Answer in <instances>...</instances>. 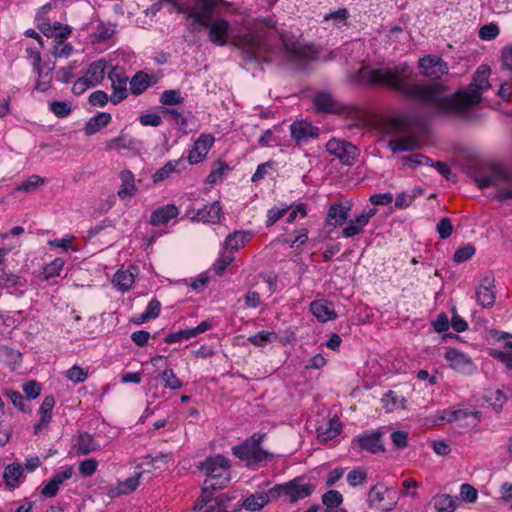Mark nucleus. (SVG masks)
I'll list each match as a JSON object with an SVG mask.
<instances>
[{"label": "nucleus", "instance_id": "c9c22d12", "mask_svg": "<svg viewBox=\"0 0 512 512\" xmlns=\"http://www.w3.org/2000/svg\"><path fill=\"white\" fill-rule=\"evenodd\" d=\"M270 500L273 499L269 489L268 492H256L248 496L243 501L242 506L248 511H259L266 506Z\"/></svg>", "mask_w": 512, "mask_h": 512}, {"label": "nucleus", "instance_id": "a211bd4d", "mask_svg": "<svg viewBox=\"0 0 512 512\" xmlns=\"http://www.w3.org/2000/svg\"><path fill=\"white\" fill-rule=\"evenodd\" d=\"M291 137L298 145L306 144L319 136V128L305 120L296 121L290 125Z\"/></svg>", "mask_w": 512, "mask_h": 512}, {"label": "nucleus", "instance_id": "680f3d73", "mask_svg": "<svg viewBox=\"0 0 512 512\" xmlns=\"http://www.w3.org/2000/svg\"><path fill=\"white\" fill-rule=\"evenodd\" d=\"M499 28L496 24L490 23L482 26L479 30V37L482 40L490 41L499 35Z\"/></svg>", "mask_w": 512, "mask_h": 512}, {"label": "nucleus", "instance_id": "052dcab7", "mask_svg": "<svg viewBox=\"0 0 512 512\" xmlns=\"http://www.w3.org/2000/svg\"><path fill=\"white\" fill-rule=\"evenodd\" d=\"M475 254L474 246L467 244L463 247H460L454 254L453 260L456 263H463L470 259Z\"/></svg>", "mask_w": 512, "mask_h": 512}, {"label": "nucleus", "instance_id": "13d9d810", "mask_svg": "<svg viewBox=\"0 0 512 512\" xmlns=\"http://www.w3.org/2000/svg\"><path fill=\"white\" fill-rule=\"evenodd\" d=\"M50 109L57 117L64 118L71 113L72 105L68 101H53Z\"/></svg>", "mask_w": 512, "mask_h": 512}, {"label": "nucleus", "instance_id": "0eeeda50", "mask_svg": "<svg viewBox=\"0 0 512 512\" xmlns=\"http://www.w3.org/2000/svg\"><path fill=\"white\" fill-rule=\"evenodd\" d=\"M481 420L479 411L466 408L444 409L438 411L436 418L433 420L434 425H441L445 422L456 423L462 428L476 427Z\"/></svg>", "mask_w": 512, "mask_h": 512}, {"label": "nucleus", "instance_id": "dca6fc26", "mask_svg": "<svg viewBox=\"0 0 512 512\" xmlns=\"http://www.w3.org/2000/svg\"><path fill=\"white\" fill-rule=\"evenodd\" d=\"M495 300V279L492 276H484L479 280L476 289V301L483 308H491Z\"/></svg>", "mask_w": 512, "mask_h": 512}, {"label": "nucleus", "instance_id": "69168bd1", "mask_svg": "<svg viewBox=\"0 0 512 512\" xmlns=\"http://www.w3.org/2000/svg\"><path fill=\"white\" fill-rule=\"evenodd\" d=\"M394 197L390 192L373 194L369 197V201L373 206H387L392 203Z\"/></svg>", "mask_w": 512, "mask_h": 512}, {"label": "nucleus", "instance_id": "5fc2aeb1", "mask_svg": "<svg viewBox=\"0 0 512 512\" xmlns=\"http://www.w3.org/2000/svg\"><path fill=\"white\" fill-rule=\"evenodd\" d=\"M322 502L325 505V508L338 507L343 502V496L337 490H329L323 494Z\"/></svg>", "mask_w": 512, "mask_h": 512}, {"label": "nucleus", "instance_id": "5701e85b", "mask_svg": "<svg viewBox=\"0 0 512 512\" xmlns=\"http://www.w3.org/2000/svg\"><path fill=\"white\" fill-rule=\"evenodd\" d=\"M210 328H212V320L207 319L202 321L198 326L194 328H188L168 334L165 337V342L171 344L180 342L182 340H188L206 332Z\"/></svg>", "mask_w": 512, "mask_h": 512}, {"label": "nucleus", "instance_id": "6ab92c4d", "mask_svg": "<svg viewBox=\"0 0 512 512\" xmlns=\"http://www.w3.org/2000/svg\"><path fill=\"white\" fill-rule=\"evenodd\" d=\"M284 47L287 58L293 62H301L311 59L316 53L312 46L304 45L294 40H285Z\"/></svg>", "mask_w": 512, "mask_h": 512}, {"label": "nucleus", "instance_id": "c03bdc74", "mask_svg": "<svg viewBox=\"0 0 512 512\" xmlns=\"http://www.w3.org/2000/svg\"><path fill=\"white\" fill-rule=\"evenodd\" d=\"M417 145V142L412 138H394L388 143V147L393 152L411 151L414 150Z\"/></svg>", "mask_w": 512, "mask_h": 512}, {"label": "nucleus", "instance_id": "09e8293b", "mask_svg": "<svg viewBox=\"0 0 512 512\" xmlns=\"http://www.w3.org/2000/svg\"><path fill=\"white\" fill-rule=\"evenodd\" d=\"M160 102L163 105H168V106L179 105L184 102V97L181 95L180 91H178V90H174V89L165 90L162 92V94L160 96Z\"/></svg>", "mask_w": 512, "mask_h": 512}, {"label": "nucleus", "instance_id": "b1692460", "mask_svg": "<svg viewBox=\"0 0 512 512\" xmlns=\"http://www.w3.org/2000/svg\"><path fill=\"white\" fill-rule=\"evenodd\" d=\"M310 311L320 322L334 320L337 317L333 304L325 299L311 302Z\"/></svg>", "mask_w": 512, "mask_h": 512}, {"label": "nucleus", "instance_id": "4468645a", "mask_svg": "<svg viewBox=\"0 0 512 512\" xmlns=\"http://www.w3.org/2000/svg\"><path fill=\"white\" fill-rule=\"evenodd\" d=\"M377 213L375 207L364 210L361 214L353 219L347 221L346 226L342 229V236L344 238H352L364 232L365 227L368 225L370 219Z\"/></svg>", "mask_w": 512, "mask_h": 512}, {"label": "nucleus", "instance_id": "a18cd8bd", "mask_svg": "<svg viewBox=\"0 0 512 512\" xmlns=\"http://www.w3.org/2000/svg\"><path fill=\"white\" fill-rule=\"evenodd\" d=\"M234 259L235 258L232 253L222 248V251L218 259L215 261L213 265L215 273L219 276L223 275L226 268L234 261Z\"/></svg>", "mask_w": 512, "mask_h": 512}, {"label": "nucleus", "instance_id": "473e14b6", "mask_svg": "<svg viewBox=\"0 0 512 512\" xmlns=\"http://www.w3.org/2000/svg\"><path fill=\"white\" fill-rule=\"evenodd\" d=\"M342 431V424L337 417L331 418L317 428L318 439L322 442L332 440Z\"/></svg>", "mask_w": 512, "mask_h": 512}, {"label": "nucleus", "instance_id": "f704fd0d", "mask_svg": "<svg viewBox=\"0 0 512 512\" xmlns=\"http://www.w3.org/2000/svg\"><path fill=\"white\" fill-rule=\"evenodd\" d=\"M23 467L20 463H12L6 466L3 472V480L10 489H15L23 480Z\"/></svg>", "mask_w": 512, "mask_h": 512}, {"label": "nucleus", "instance_id": "ddd939ff", "mask_svg": "<svg viewBox=\"0 0 512 512\" xmlns=\"http://www.w3.org/2000/svg\"><path fill=\"white\" fill-rule=\"evenodd\" d=\"M352 449L360 451H367L372 454L384 451L383 444L381 441L380 432H365L352 440Z\"/></svg>", "mask_w": 512, "mask_h": 512}, {"label": "nucleus", "instance_id": "f8f14e48", "mask_svg": "<svg viewBox=\"0 0 512 512\" xmlns=\"http://www.w3.org/2000/svg\"><path fill=\"white\" fill-rule=\"evenodd\" d=\"M108 78L111 81V87L113 89L110 101L116 105L123 101L128 95L127 82L129 78L124 69L118 66L113 67L109 71Z\"/></svg>", "mask_w": 512, "mask_h": 512}, {"label": "nucleus", "instance_id": "79ce46f5", "mask_svg": "<svg viewBox=\"0 0 512 512\" xmlns=\"http://www.w3.org/2000/svg\"><path fill=\"white\" fill-rule=\"evenodd\" d=\"M313 102L318 111L332 113L338 110L337 103L328 93H320L316 95Z\"/></svg>", "mask_w": 512, "mask_h": 512}, {"label": "nucleus", "instance_id": "58836bf2", "mask_svg": "<svg viewBox=\"0 0 512 512\" xmlns=\"http://www.w3.org/2000/svg\"><path fill=\"white\" fill-rule=\"evenodd\" d=\"M111 114L106 112H100L97 115L90 118L84 127L86 135H94L99 132L102 128L106 127L111 122Z\"/></svg>", "mask_w": 512, "mask_h": 512}, {"label": "nucleus", "instance_id": "7c9ffc66", "mask_svg": "<svg viewBox=\"0 0 512 512\" xmlns=\"http://www.w3.org/2000/svg\"><path fill=\"white\" fill-rule=\"evenodd\" d=\"M137 270L134 266L127 270H118L113 277V285L121 292L129 291L134 284Z\"/></svg>", "mask_w": 512, "mask_h": 512}, {"label": "nucleus", "instance_id": "cd10ccee", "mask_svg": "<svg viewBox=\"0 0 512 512\" xmlns=\"http://www.w3.org/2000/svg\"><path fill=\"white\" fill-rule=\"evenodd\" d=\"M186 169L184 158L168 161L163 167L158 169L152 176L154 183H159L169 178L174 173H181Z\"/></svg>", "mask_w": 512, "mask_h": 512}, {"label": "nucleus", "instance_id": "2f4dec72", "mask_svg": "<svg viewBox=\"0 0 512 512\" xmlns=\"http://www.w3.org/2000/svg\"><path fill=\"white\" fill-rule=\"evenodd\" d=\"M351 206H344L340 202L332 204L327 212L326 222L328 225L340 226L348 218Z\"/></svg>", "mask_w": 512, "mask_h": 512}, {"label": "nucleus", "instance_id": "393cba45", "mask_svg": "<svg viewBox=\"0 0 512 512\" xmlns=\"http://www.w3.org/2000/svg\"><path fill=\"white\" fill-rule=\"evenodd\" d=\"M119 178L121 185L117 191L118 197L122 200L131 199L137 192L134 174L128 169H123L119 173Z\"/></svg>", "mask_w": 512, "mask_h": 512}, {"label": "nucleus", "instance_id": "bf43d9fd", "mask_svg": "<svg viewBox=\"0 0 512 512\" xmlns=\"http://www.w3.org/2000/svg\"><path fill=\"white\" fill-rule=\"evenodd\" d=\"M115 32L114 26L111 24H100L94 32V38L98 42H104L110 39Z\"/></svg>", "mask_w": 512, "mask_h": 512}, {"label": "nucleus", "instance_id": "a19ab883", "mask_svg": "<svg viewBox=\"0 0 512 512\" xmlns=\"http://www.w3.org/2000/svg\"><path fill=\"white\" fill-rule=\"evenodd\" d=\"M65 265V260L62 258H56L50 263H48L45 267H43L40 277L42 280L49 281L55 277H58L63 270Z\"/></svg>", "mask_w": 512, "mask_h": 512}, {"label": "nucleus", "instance_id": "de8ad7c7", "mask_svg": "<svg viewBox=\"0 0 512 512\" xmlns=\"http://www.w3.org/2000/svg\"><path fill=\"white\" fill-rule=\"evenodd\" d=\"M45 183V179L39 175H31L27 180L19 184L15 189L25 193L37 190Z\"/></svg>", "mask_w": 512, "mask_h": 512}, {"label": "nucleus", "instance_id": "412c9836", "mask_svg": "<svg viewBox=\"0 0 512 512\" xmlns=\"http://www.w3.org/2000/svg\"><path fill=\"white\" fill-rule=\"evenodd\" d=\"M141 148V141L131 137L123 131L117 136L105 143V149L108 151L121 152L123 150L137 151Z\"/></svg>", "mask_w": 512, "mask_h": 512}, {"label": "nucleus", "instance_id": "c85d7f7f", "mask_svg": "<svg viewBox=\"0 0 512 512\" xmlns=\"http://www.w3.org/2000/svg\"><path fill=\"white\" fill-rule=\"evenodd\" d=\"M0 285L9 290V293L22 295L27 289V282L21 276L3 273L0 275Z\"/></svg>", "mask_w": 512, "mask_h": 512}, {"label": "nucleus", "instance_id": "4be33fe9", "mask_svg": "<svg viewBox=\"0 0 512 512\" xmlns=\"http://www.w3.org/2000/svg\"><path fill=\"white\" fill-rule=\"evenodd\" d=\"M72 449L77 455H88L101 450L100 443L89 433L82 432L73 438Z\"/></svg>", "mask_w": 512, "mask_h": 512}, {"label": "nucleus", "instance_id": "2eb2a0df", "mask_svg": "<svg viewBox=\"0 0 512 512\" xmlns=\"http://www.w3.org/2000/svg\"><path fill=\"white\" fill-rule=\"evenodd\" d=\"M444 358L452 369L460 373L471 374L476 370L471 358L455 348H448Z\"/></svg>", "mask_w": 512, "mask_h": 512}, {"label": "nucleus", "instance_id": "f3484780", "mask_svg": "<svg viewBox=\"0 0 512 512\" xmlns=\"http://www.w3.org/2000/svg\"><path fill=\"white\" fill-rule=\"evenodd\" d=\"M214 142L215 139L211 134H201L188 152L187 160L189 164L194 165L205 160Z\"/></svg>", "mask_w": 512, "mask_h": 512}, {"label": "nucleus", "instance_id": "20e7f679", "mask_svg": "<svg viewBox=\"0 0 512 512\" xmlns=\"http://www.w3.org/2000/svg\"><path fill=\"white\" fill-rule=\"evenodd\" d=\"M265 438L263 433H255L246 439L242 444L234 446L232 453L248 466L258 465L270 458L271 454L261 447Z\"/></svg>", "mask_w": 512, "mask_h": 512}, {"label": "nucleus", "instance_id": "bb28decb", "mask_svg": "<svg viewBox=\"0 0 512 512\" xmlns=\"http://www.w3.org/2000/svg\"><path fill=\"white\" fill-rule=\"evenodd\" d=\"M252 239L250 231H234L230 233L224 240L223 249L232 253L243 248Z\"/></svg>", "mask_w": 512, "mask_h": 512}, {"label": "nucleus", "instance_id": "4c0bfd02", "mask_svg": "<svg viewBox=\"0 0 512 512\" xmlns=\"http://www.w3.org/2000/svg\"><path fill=\"white\" fill-rule=\"evenodd\" d=\"M156 82L154 76H150L144 72L136 73L130 81V90L133 95L142 94L148 87Z\"/></svg>", "mask_w": 512, "mask_h": 512}, {"label": "nucleus", "instance_id": "8fccbe9b", "mask_svg": "<svg viewBox=\"0 0 512 512\" xmlns=\"http://www.w3.org/2000/svg\"><path fill=\"white\" fill-rule=\"evenodd\" d=\"M228 170V165L222 161H218L214 164V167L210 174L206 178V182L209 184H216L221 181Z\"/></svg>", "mask_w": 512, "mask_h": 512}, {"label": "nucleus", "instance_id": "e433bc0d", "mask_svg": "<svg viewBox=\"0 0 512 512\" xmlns=\"http://www.w3.org/2000/svg\"><path fill=\"white\" fill-rule=\"evenodd\" d=\"M141 476L142 472H137L134 476L119 482L117 486L110 490L109 495L112 497H116L120 495L129 494L135 491L140 484Z\"/></svg>", "mask_w": 512, "mask_h": 512}, {"label": "nucleus", "instance_id": "e2e57ef3", "mask_svg": "<svg viewBox=\"0 0 512 512\" xmlns=\"http://www.w3.org/2000/svg\"><path fill=\"white\" fill-rule=\"evenodd\" d=\"M97 467H98L97 461L93 458H89V459H85L82 462H80L78 469L82 476L89 477V476H92L96 472Z\"/></svg>", "mask_w": 512, "mask_h": 512}, {"label": "nucleus", "instance_id": "423d86ee", "mask_svg": "<svg viewBox=\"0 0 512 512\" xmlns=\"http://www.w3.org/2000/svg\"><path fill=\"white\" fill-rule=\"evenodd\" d=\"M106 72L107 62L104 59L93 61L87 66L83 75L73 83L72 92L75 95H81L88 89L96 87L104 80Z\"/></svg>", "mask_w": 512, "mask_h": 512}, {"label": "nucleus", "instance_id": "49530a36", "mask_svg": "<svg viewBox=\"0 0 512 512\" xmlns=\"http://www.w3.org/2000/svg\"><path fill=\"white\" fill-rule=\"evenodd\" d=\"M277 340V334L273 331H260L255 335L249 336L248 341L259 347L266 346L268 343Z\"/></svg>", "mask_w": 512, "mask_h": 512}, {"label": "nucleus", "instance_id": "774afa93", "mask_svg": "<svg viewBox=\"0 0 512 512\" xmlns=\"http://www.w3.org/2000/svg\"><path fill=\"white\" fill-rule=\"evenodd\" d=\"M501 66L502 69L507 70L512 75V44L503 48Z\"/></svg>", "mask_w": 512, "mask_h": 512}, {"label": "nucleus", "instance_id": "3c124183", "mask_svg": "<svg viewBox=\"0 0 512 512\" xmlns=\"http://www.w3.org/2000/svg\"><path fill=\"white\" fill-rule=\"evenodd\" d=\"M160 378L164 381L165 387L172 390H178L183 386L181 380L176 376L172 369L166 368L160 374Z\"/></svg>", "mask_w": 512, "mask_h": 512}, {"label": "nucleus", "instance_id": "6e6d98bb", "mask_svg": "<svg viewBox=\"0 0 512 512\" xmlns=\"http://www.w3.org/2000/svg\"><path fill=\"white\" fill-rule=\"evenodd\" d=\"M291 207L283 204L280 207H272L267 212V220L266 225L272 226L274 225L280 218H282L290 209Z\"/></svg>", "mask_w": 512, "mask_h": 512}, {"label": "nucleus", "instance_id": "0e129e2a", "mask_svg": "<svg viewBox=\"0 0 512 512\" xmlns=\"http://www.w3.org/2000/svg\"><path fill=\"white\" fill-rule=\"evenodd\" d=\"M460 497L464 501L473 503L478 498V492L472 485L464 483L460 487Z\"/></svg>", "mask_w": 512, "mask_h": 512}, {"label": "nucleus", "instance_id": "aec40b11", "mask_svg": "<svg viewBox=\"0 0 512 512\" xmlns=\"http://www.w3.org/2000/svg\"><path fill=\"white\" fill-rule=\"evenodd\" d=\"M475 182L479 188L483 189L502 183H510L511 177L503 168L493 166L487 174L476 176Z\"/></svg>", "mask_w": 512, "mask_h": 512}, {"label": "nucleus", "instance_id": "603ef678", "mask_svg": "<svg viewBox=\"0 0 512 512\" xmlns=\"http://www.w3.org/2000/svg\"><path fill=\"white\" fill-rule=\"evenodd\" d=\"M88 374V368L74 365L66 372V377L73 383L78 384L84 382L88 378Z\"/></svg>", "mask_w": 512, "mask_h": 512}, {"label": "nucleus", "instance_id": "6e6552de", "mask_svg": "<svg viewBox=\"0 0 512 512\" xmlns=\"http://www.w3.org/2000/svg\"><path fill=\"white\" fill-rule=\"evenodd\" d=\"M419 72L423 77L439 80L449 72L448 63L437 55H425L418 60Z\"/></svg>", "mask_w": 512, "mask_h": 512}, {"label": "nucleus", "instance_id": "4d7b16f0", "mask_svg": "<svg viewBox=\"0 0 512 512\" xmlns=\"http://www.w3.org/2000/svg\"><path fill=\"white\" fill-rule=\"evenodd\" d=\"M367 479V473L361 468H355L351 470L346 477L348 484L352 487H356L365 483Z\"/></svg>", "mask_w": 512, "mask_h": 512}, {"label": "nucleus", "instance_id": "9d476101", "mask_svg": "<svg viewBox=\"0 0 512 512\" xmlns=\"http://www.w3.org/2000/svg\"><path fill=\"white\" fill-rule=\"evenodd\" d=\"M368 504L380 512H390L395 509L397 500L389 497L387 487L374 485L368 493Z\"/></svg>", "mask_w": 512, "mask_h": 512}, {"label": "nucleus", "instance_id": "37998d69", "mask_svg": "<svg viewBox=\"0 0 512 512\" xmlns=\"http://www.w3.org/2000/svg\"><path fill=\"white\" fill-rule=\"evenodd\" d=\"M171 460L170 454L160 453L155 457L147 455L143 458L141 463L142 467H149V469H144V471H150L151 469H163L164 466Z\"/></svg>", "mask_w": 512, "mask_h": 512}, {"label": "nucleus", "instance_id": "39448f33", "mask_svg": "<svg viewBox=\"0 0 512 512\" xmlns=\"http://www.w3.org/2000/svg\"><path fill=\"white\" fill-rule=\"evenodd\" d=\"M315 490L312 483L305 482L303 477H296L286 483L276 485L270 489L272 499H278L281 496L287 498L291 503L305 499Z\"/></svg>", "mask_w": 512, "mask_h": 512}, {"label": "nucleus", "instance_id": "72a5a7b5", "mask_svg": "<svg viewBox=\"0 0 512 512\" xmlns=\"http://www.w3.org/2000/svg\"><path fill=\"white\" fill-rule=\"evenodd\" d=\"M55 406V399L53 396H46L39 408L40 419L34 426L35 434H38L44 427H46L52 418V411Z\"/></svg>", "mask_w": 512, "mask_h": 512}, {"label": "nucleus", "instance_id": "1a4fd4ad", "mask_svg": "<svg viewBox=\"0 0 512 512\" xmlns=\"http://www.w3.org/2000/svg\"><path fill=\"white\" fill-rule=\"evenodd\" d=\"M43 33L54 38L55 45L52 49V54L55 57L68 58L71 55L73 47L64 42L71 33L69 27H63L60 23H55L53 29L43 30Z\"/></svg>", "mask_w": 512, "mask_h": 512}, {"label": "nucleus", "instance_id": "c756f323", "mask_svg": "<svg viewBox=\"0 0 512 512\" xmlns=\"http://www.w3.org/2000/svg\"><path fill=\"white\" fill-rule=\"evenodd\" d=\"M179 215V209L174 204H167L157 208L150 216V223L153 226L167 224L170 220Z\"/></svg>", "mask_w": 512, "mask_h": 512}, {"label": "nucleus", "instance_id": "f03ea898", "mask_svg": "<svg viewBox=\"0 0 512 512\" xmlns=\"http://www.w3.org/2000/svg\"><path fill=\"white\" fill-rule=\"evenodd\" d=\"M208 39L216 46L223 47L228 43L241 49L250 58H262L264 42L255 32L239 35L234 34L230 22L223 17H215L208 21Z\"/></svg>", "mask_w": 512, "mask_h": 512}, {"label": "nucleus", "instance_id": "7ed1b4c3", "mask_svg": "<svg viewBox=\"0 0 512 512\" xmlns=\"http://www.w3.org/2000/svg\"><path fill=\"white\" fill-rule=\"evenodd\" d=\"M198 468L206 475V479L202 486V499L194 505V510L206 506L210 502V494L224 488L230 481V462L220 454L206 458Z\"/></svg>", "mask_w": 512, "mask_h": 512}, {"label": "nucleus", "instance_id": "9b49d317", "mask_svg": "<svg viewBox=\"0 0 512 512\" xmlns=\"http://www.w3.org/2000/svg\"><path fill=\"white\" fill-rule=\"evenodd\" d=\"M327 151L335 155L345 165H351L358 156V149L353 144L332 138L326 144Z\"/></svg>", "mask_w": 512, "mask_h": 512}, {"label": "nucleus", "instance_id": "f257e3e1", "mask_svg": "<svg viewBox=\"0 0 512 512\" xmlns=\"http://www.w3.org/2000/svg\"><path fill=\"white\" fill-rule=\"evenodd\" d=\"M411 74L409 65L401 63L393 68L362 67L358 78L362 83L388 86L442 113L461 117H466L469 110L481 102L483 92L490 87L489 69L484 66L477 69L466 90L451 96L442 95L443 87L440 84H408Z\"/></svg>", "mask_w": 512, "mask_h": 512}, {"label": "nucleus", "instance_id": "ea45409f", "mask_svg": "<svg viewBox=\"0 0 512 512\" xmlns=\"http://www.w3.org/2000/svg\"><path fill=\"white\" fill-rule=\"evenodd\" d=\"M433 505L437 512H454L457 508V498L448 494L436 495Z\"/></svg>", "mask_w": 512, "mask_h": 512}, {"label": "nucleus", "instance_id": "864d4df0", "mask_svg": "<svg viewBox=\"0 0 512 512\" xmlns=\"http://www.w3.org/2000/svg\"><path fill=\"white\" fill-rule=\"evenodd\" d=\"M422 190H418L417 192L413 193H407V192H401L396 196L395 199V208L396 209H406L412 205L414 202L417 194L421 193Z\"/></svg>", "mask_w": 512, "mask_h": 512}, {"label": "nucleus", "instance_id": "338daca9", "mask_svg": "<svg viewBox=\"0 0 512 512\" xmlns=\"http://www.w3.org/2000/svg\"><path fill=\"white\" fill-rule=\"evenodd\" d=\"M437 232L441 239H447L453 232V226L448 218H442L437 224Z\"/></svg>", "mask_w": 512, "mask_h": 512}, {"label": "nucleus", "instance_id": "a878e982", "mask_svg": "<svg viewBox=\"0 0 512 512\" xmlns=\"http://www.w3.org/2000/svg\"><path fill=\"white\" fill-rule=\"evenodd\" d=\"M222 217V207L218 201H215L199 209L193 219L204 223H218Z\"/></svg>", "mask_w": 512, "mask_h": 512}]
</instances>
